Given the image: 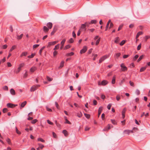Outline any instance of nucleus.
I'll return each mask as SVG.
<instances>
[{
    "label": "nucleus",
    "instance_id": "f257e3e1",
    "mask_svg": "<svg viewBox=\"0 0 150 150\" xmlns=\"http://www.w3.org/2000/svg\"><path fill=\"white\" fill-rule=\"evenodd\" d=\"M108 83V82L105 80L103 81L102 82H100L99 81L98 82V84L99 85L105 86Z\"/></svg>",
    "mask_w": 150,
    "mask_h": 150
},
{
    "label": "nucleus",
    "instance_id": "f03ea898",
    "mask_svg": "<svg viewBox=\"0 0 150 150\" xmlns=\"http://www.w3.org/2000/svg\"><path fill=\"white\" fill-rule=\"evenodd\" d=\"M25 65V64L23 63H22L20 64L19 65V67L18 68V70L16 71V73L17 74L18 73L21 71V68L23 67Z\"/></svg>",
    "mask_w": 150,
    "mask_h": 150
},
{
    "label": "nucleus",
    "instance_id": "7ed1b4c3",
    "mask_svg": "<svg viewBox=\"0 0 150 150\" xmlns=\"http://www.w3.org/2000/svg\"><path fill=\"white\" fill-rule=\"evenodd\" d=\"M40 86L39 85H34L32 86L31 88L30 91H35L37 88L39 87Z\"/></svg>",
    "mask_w": 150,
    "mask_h": 150
},
{
    "label": "nucleus",
    "instance_id": "20e7f679",
    "mask_svg": "<svg viewBox=\"0 0 150 150\" xmlns=\"http://www.w3.org/2000/svg\"><path fill=\"white\" fill-rule=\"evenodd\" d=\"M86 25L85 24H82L81 25V27L80 28V30H83L84 31H85L86 30Z\"/></svg>",
    "mask_w": 150,
    "mask_h": 150
},
{
    "label": "nucleus",
    "instance_id": "39448f33",
    "mask_svg": "<svg viewBox=\"0 0 150 150\" xmlns=\"http://www.w3.org/2000/svg\"><path fill=\"white\" fill-rule=\"evenodd\" d=\"M120 67L122 68V71H127V68L125 66L124 64L123 63L121 64Z\"/></svg>",
    "mask_w": 150,
    "mask_h": 150
},
{
    "label": "nucleus",
    "instance_id": "423d86ee",
    "mask_svg": "<svg viewBox=\"0 0 150 150\" xmlns=\"http://www.w3.org/2000/svg\"><path fill=\"white\" fill-rule=\"evenodd\" d=\"M108 57L107 55H105L102 57L99 60V62L100 63L102 62L104 60L106 59Z\"/></svg>",
    "mask_w": 150,
    "mask_h": 150
},
{
    "label": "nucleus",
    "instance_id": "0eeeda50",
    "mask_svg": "<svg viewBox=\"0 0 150 150\" xmlns=\"http://www.w3.org/2000/svg\"><path fill=\"white\" fill-rule=\"evenodd\" d=\"M87 48L86 46H84L83 47V49L80 51V53L82 54L85 53L87 50Z\"/></svg>",
    "mask_w": 150,
    "mask_h": 150
},
{
    "label": "nucleus",
    "instance_id": "6e6552de",
    "mask_svg": "<svg viewBox=\"0 0 150 150\" xmlns=\"http://www.w3.org/2000/svg\"><path fill=\"white\" fill-rule=\"evenodd\" d=\"M66 41V40L65 39H63L61 42V46L60 47V50H62L63 48V47L64 46V44L65 43V42Z\"/></svg>",
    "mask_w": 150,
    "mask_h": 150
},
{
    "label": "nucleus",
    "instance_id": "1a4fd4ad",
    "mask_svg": "<svg viewBox=\"0 0 150 150\" xmlns=\"http://www.w3.org/2000/svg\"><path fill=\"white\" fill-rule=\"evenodd\" d=\"M57 42L56 41L49 42L48 43V46H50L51 45H54L56 44Z\"/></svg>",
    "mask_w": 150,
    "mask_h": 150
},
{
    "label": "nucleus",
    "instance_id": "9d476101",
    "mask_svg": "<svg viewBox=\"0 0 150 150\" xmlns=\"http://www.w3.org/2000/svg\"><path fill=\"white\" fill-rule=\"evenodd\" d=\"M47 26L48 28L49 29H50L52 27V23L49 22L47 23Z\"/></svg>",
    "mask_w": 150,
    "mask_h": 150
},
{
    "label": "nucleus",
    "instance_id": "9b49d317",
    "mask_svg": "<svg viewBox=\"0 0 150 150\" xmlns=\"http://www.w3.org/2000/svg\"><path fill=\"white\" fill-rule=\"evenodd\" d=\"M36 69L37 68L35 66H33L30 69V72H34L35 70H36Z\"/></svg>",
    "mask_w": 150,
    "mask_h": 150
},
{
    "label": "nucleus",
    "instance_id": "f8f14e48",
    "mask_svg": "<svg viewBox=\"0 0 150 150\" xmlns=\"http://www.w3.org/2000/svg\"><path fill=\"white\" fill-rule=\"evenodd\" d=\"M27 103L26 101H24L23 102L21 103V105L20 109H21L22 108H23L24 106Z\"/></svg>",
    "mask_w": 150,
    "mask_h": 150
},
{
    "label": "nucleus",
    "instance_id": "ddd939ff",
    "mask_svg": "<svg viewBox=\"0 0 150 150\" xmlns=\"http://www.w3.org/2000/svg\"><path fill=\"white\" fill-rule=\"evenodd\" d=\"M10 92L11 95H15V92L14 89L11 88L10 90Z\"/></svg>",
    "mask_w": 150,
    "mask_h": 150
},
{
    "label": "nucleus",
    "instance_id": "4468645a",
    "mask_svg": "<svg viewBox=\"0 0 150 150\" xmlns=\"http://www.w3.org/2000/svg\"><path fill=\"white\" fill-rule=\"evenodd\" d=\"M111 128V127L110 126V125L109 124L108 125V127H107L103 129V131H106L108 129H110Z\"/></svg>",
    "mask_w": 150,
    "mask_h": 150
},
{
    "label": "nucleus",
    "instance_id": "2eb2a0df",
    "mask_svg": "<svg viewBox=\"0 0 150 150\" xmlns=\"http://www.w3.org/2000/svg\"><path fill=\"white\" fill-rule=\"evenodd\" d=\"M143 34V33L142 31H139L138 33H137L136 36V38L137 39L139 35H142Z\"/></svg>",
    "mask_w": 150,
    "mask_h": 150
},
{
    "label": "nucleus",
    "instance_id": "dca6fc26",
    "mask_svg": "<svg viewBox=\"0 0 150 150\" xmlns=\"http://www.w3.org/2000/svg\"><path fill=\"white\" fill-rule=\"evenodd\" d=\"M7 106L8 108H13V104L11 103H8L7 105Z\"/></svg>",
    "mask_w": 150,
    "mask_h": 150
},
{
    "label": "nucleus",
    "instance_id": "f3484780",
    "mask_svg": "<svg viewBox=\"0 0 150 150\" xmlns=\"http://www.w3.org/2000/svg\"><path fill=\"white\" fill-rule=\"evenodd\" d=\"M49 29V28H48L46 26H44L43 27V31L45 32H47L48 31Z\"/></svg>",
    "mask_w": 150,
    "mask_h": 150
},
{
    "label": "nucleus",
    "instance_id": "a211bd4d",
    "mask_svg": "<svg viewBox=\"0 0 150 150\" xmlns=\"http://www.w3.org/2000/svg\"><path fill=\"white\" fill-rule=\"evenodd\" d=\"M110 21H111V20H110L108 21V22L107 24L106 25V28H105V31H106L107 30L108 28L109 25V24L110 23Z\"/></svg>",
    "mask_w": 150,
    "mask_h": 150
},
{
    "label": "nucleus",
    "instance_id": "6ab92c4d",
    "mask_svg": "<svg viewBox=\"0 0 150 150\" xmlns=\"http://www.w3.org/2000/svg\"><path fill=\"white\" fill-rule=\"evenodd\" d=\"M147 67V66H146L145 67H142L141 68L140 71V72H142L144 71L145 69H146V68Z\"/></svg>",
    "mask_w": 150,
    "mask_h": 150
},
{
    "label": "nucleus",
    "instance_id": "aec40b11",
    "mask_svg": "<svg viewBox=\"0 0 150 150\" xmlns=\"http://www.w3.org/2000/svg\"><path fill=\"white\" fill-rule=\"evenodd\" d=\"M115 76H114L113 77L112 81V83L113 84H114L115 83Z\"/></svg>",
    "mask_w": 150,
    "mask_h": 150
},
{
    "label": "nucleus",
    "instance_id": "412c9836",
    "mask_svg": "<svg viewBox=\"0 0 150 150\" xmlns=\"http://www.w3.org/2000/svg\"><path fill=\"white\" fill-rule=\"evenodd\" d=\"M25 73L24 74L23 77L24 78H25L27 77V76H28V74H27L28 71L26 70H25Z\"/></svg>",
    "mask_w": 150,
    "mask_h": 150
},
{
    "label": "nucleus",
    "instance_id": "4be33fe9",
    "mask_svg": "<svg viewBox=\"0 0 150 150\" xmlns=\"http://www.w3.org/2000/svg\"><path fill=\"white\" fill-rule=\"evenodd\" d=\"M150 38V36L149 35H146L144 38V41L146 42L148 39Z\"/></svg>",
    "mask_w": 150,
    "mask_h": 150
},
{
    "label": "nucleus",
    "instance_id": "5701e85b",
    "mask_svg": "<svg viewBox=\"0 0 150 150\" xmlns=\"http://www.w3.org/2000/svg\"><path fill=\"white\" fill-rule=\"evenodd\" d=\"M119 37H117L115 38V42L117 43L119 42Z\"/></svg>",
    "mask_w": 150,
    "mask_h": 150
},
{
    "label": "nucleus",
    "instance_id": "b1692460",
    "mask_svg": "<svg viewBox=\"0 0 150 150\" xmlns=\"http://www.w3.org/2000/svg\"><path fill=\"white\" fill-rule=\"evenodd\" d=\"M59 45H60L59 44H57V45H56L55 46V47L54 48V50H55L56 49H58L59 47Z\"/></svg>",
    "mask_w": 150,
    "mask_h": 150
},
{
    "label": "nucleus",
    "instance_id": "393cba45",
    "mask_svg": "<svg viewBox=\"0 0 150 150\" xmlns=\"http://www.w3.org/2000/svg\"><path fill=\"white\" fill-rule=\"evenodd\" d=\"M97 22V21L95 20H91L90 22L91 24H96Z\"/></svg>",
    "mask_w": 150,
    "mask_h": 150
},
{
    "label": "nucleus",
    "instance_id": "a878e982",
    "mask_svg": "<svg viewBox=\"0 0 150 150\" xmlns=\"http://www.w3.org/2000/svg\"><path fill=\"white\" fill-rule=\"evenodd\" d=\"M27 54V52H23L22 53L20 57H22L23 56H26Z\"/></svg>",
    "mask_w": 150,
    "mask_h": 150
},
{
    "label": "nucleus",
    "instance_id": "bb28decb",
    "mask_svg": "<svg viewBox=\"0 0 150 150\" xmlns=\"http://www.w3.org/2000/svg\"><path fill=\"white\" fill-rule=\"evenodd\" d=\"M45 48V46H43V47H42V48L40 50H39V54L41 55V53H42V52L43 50Z\"/></svg>",
    "mask_w": 150,
    "mask_h": 150
},
{
    "label": "nucleus",
    "instance_id": "cd10ccee",
    "mask_svg": "<svg viewBox=\"0 0 150 150\" xmlns=\"http://www.w3.org/2000/svg\"><path fill=\"white\" fill-rule=\"evenodd\" d=\"M62 133L64 134L65 136H67V132L66 130H63L62 131Z\"/></svg>",
    "mask_w": 150,
    "mask_h": 150
},
{
    "label": "nucleus",
    "instance_id": "c85d7f7f",
    "mask_svg": "<svg viewBox=\"0 0 150 150\" xmlns=\"http://www.w3.org/2000/svg\"><path fill=\"white\" fill-rule=\"evenodd\" d=\"M16 47V46L15 45H14L9 50L10 52H11L13 50H14Z\"/></svg>",
    "mask_w": 150,
    "mask_h": 150
},
{
    "label": "nucleus",
    "instance_id": "c756f323",
    "mask_svg": "<svg viewBox=\"0 0 150 150\" xmlns=\"http://www.w3.org/2000/svg\"><path fill=\"white\" fill-rule=\"evenodd\" d=\"M35 55V54L33 53L31 55L28 56V57L29 58H33Z\"/></svg>",
    "mask_w": 150,
    "mask_h": 150
},
{
    "label": "nucleus",
    "instance_id": "7c9ffc66",
    "mask_svg": "<svg viewBox=\"0 0 150 150\" xmlns=\"http://www.w3.org/2000/svg\"><path fill=\"white\" fill-rule=\"evenodd\" d=\"M38 141H40L42 142H45V140L41 138H39L38 139Z\"/></svg>",
    "mask_w": 150,
    "mask_h": 150
},
{
    "label": "nucleus",
    "instance_id": "2f4dec72",
    "mask_svg": "<svg viewBox=\"0 0 150 150\" xmlns=\"http://www.w3.org/2000/svg\"><path fill=\"white\" fill-rule=\"evenodd\" d=\"M23 36V34H21L20 35H18L17 36V39L18 40L20 39Z\"/></svg>",
    "mask_w": 150,
    "mask_h": 150
},
{
    "label": "nucleus",
    "instance_id": "473e14b6",
    "mask_svg": "<svg viewBox=\"0 0 150 150\" xmlns=\"http://www.w3.org/2000/svg\"><path fill=\"white\" fill-rule=\"evenodd\" d=\"M143 55H141L137 60V62H138L140 61L143 58Z\"/></svg>",
    "mask_w": 150,
    "mask_h": 150
},
{
    "label": "nucleus",
    "instance_id": "72a5a7b5",
    "mask_svg": "<svg viewBox=\"0 0 150 150\" xmlns=\"http://www.w3.org/2000/svg\"><path fill=\"white\" fill-rule=\"evenodd\" d=\"M84 115L86 118L88 119H89L90 118V116L89 114L84 113Z\"/></svg>",
    "mask_w": 150,
    "mask_h": 150
},
{
    "label": "nucleus",
    "instance_id": "f704fd0d",
    "mask_svg": "<svg viewBox=\"0 0 150 150\" xmlns=\"http://www.w3.org/2000/svg\"><path fill=\"white\" fill-rule=\"evenodd\" d=\"M111 121L112 123L113 124H114V125L116 124L117 122L115 120L111 119Z\"/></svg>",
    "mask_w": 150,
    "mask_h": 150
},
{
    "label": "nucleus",
    "instance_id": "c9c22d12",
    "mask_svg": "<svg viewBox=\"0 0 150 150\" xmlns=\"http://www.w3.org/2000/svg\"><path fill=\"white\" fill-rule=\"evenodd\" d=\"M64 62L63 61H62L61 62V63H60V67L61 68L62 67L64 66Z\"/></svg>",
    "mask_w": 150,
    "mask_h": 150
},
{
    "label": "nucleus",
    "instance_id": "e433bc0d",
    "mask_svg": "<svg viewBox=\"0 0 150 150\" xmlns=\"http://www.w3.org/2000/svg\"><path fill=\"white\" fill-rule=\"evenodd\" d=\"M37 121H38V120L37 119H35L31 121V123H32L33 124H34L35 123H36Z\"/></svg>",
    "mask_w": 150,
    "mask_h": 150
},
{
    "label": "nucleus",
    "instance_id": "4c0bfd02",
    "mask_svg": "<svg viewBox=\"0 0 150 150\" xmlns=\"http://www.w3.org/2000/svg\"><path fill=\"white\" fill-rule=\"evenodd\" d=\"M101 110H102V109H101V108L100 107L99 108V110H98V117L99 116V115L100 114Z\"/></svg>",
    "mask_w": 150,
    "mask_h": 150
},
{
    "label": "nucleus",
    "instance_id": "58836bf2",
    "mask_svg": "<svg viewBox=\"0 0 150 150\" xmlns=\"http://www.w3.org/2000/svg\"><path fill=\"white\" fill-rule=\"evenodd\" d=\"M100 41V38H98L96 41V45H97L99 43Z\"/></svg>",
    "mask_w": 150,
    "mask_h": 150
},
{
    "label": "nucleus",
    "instance_id": "ea45409f",
    "mask_svg": "<svg viewBox=\"0 0 150 150\" xmlns=\"http://www.w3.org/2000/svg\"><path fill=\"white\" fill-rule=\"evenodd\" d=\"M16 133L19 134H21V133L19 131L18 129H17V128L16 127Z\"/></svg>",
    "mask_w": 150,
    "mask_h": 150
},
{
    "label": "nucleus",
    "instance_id": "a19ab883",
    "mask_svg": "<svg viewBox=\"0 0 150 150\" xmlns=\"http://www.w3.org/2000/svg\"><path fill=\"white\" fill-rule=\"evenodd\" d=\"M70 47V46L69 45H68L65 46L64 49L66 50L69 48Z\"/></svg>",
    "mask_w": 150,
    "mask_h": 150
},
{
    "label": "nucleus",
    "instance_id": "79ce46f5",
    "mask_svg": "<svg viewBox=\"0 0 150 150\" xmlns=\"http://www.w3.org/2000/svg\"><path fill=\"white\" fill-rule=\"evenodd\" d=\"M124 132H127V133L128 134H129V133H130V132H132V130H125V131H124Z\"/></svg>",
    "mask_w": 150,
    "mask_h": 150
},
{
    "label": "nucleus",
    "instance_id": "37998d69",
    "mask_svg": "<svg viewBox=\"0 0 150 150\" xmlns=\"http://www.w3.org/2000/svg\"><path fill=\"white\" fill-rule=\"evenodd\" d=\"M135 93L137 95H139L140 93V91L138 89H137Z\"/></svg>",
    "mask_w": 150,
    "mask_h": 150
},
{
    "label": "nucleus",
    "instance_id": "c03bdc74",
    "mask_svg": "<svg viewBox=\"0 0 150 150\" xmlns=\"http://www.w3.org/2000/svg\"><path fill=\"white\" fill-rule=\"evenodd\" d=\"M125 43V41L124 40H122L121 42L120 43V45L121 46L123 45Z\"/></svg>",
    "mask_w": 150,
    "mask_h": 150
},
{
    "label": "nucleus",
    "instance_id": "a18cd8bd",
    "mask_svg": "<svg viewBox=\"0 0 150 150\" xmlns=\"http://www.w3.org/2000/svg\"><path fill=\"white\" fill-rule=\"evenodd\" d=\"M141 44L140 43L138 46L137 47V50H139L141 49Z\"/></svg>",
    "mask_w": 150,
    "mask_h": 150
},
{
    "label": "nucleus",
    "instance_id": "49530a36",
    "mask_svg": "<svg viewBox=\"0 0 150 150\" xmlns=\"http://www.w3.org/2000/svg\"><path fill=\"white\" fill-rule=\"evenodd\" d=\"M112 104H109L107 106V108L108 110H110L111 106Z\"/></svg>",
    "mask_w": 150,
    "mask_h": 150
},
{
    "label": "nucleus",
    "instance_id": "de8ad7c7",
    "mask_svg": "<svg viewBox=\"0 0 150 150\" xmlns=\"http://www.w3.org/2000/svg\"><path fill=\"white\" fill-rule=\"evenodd\" d=\"M74 53L73 52H71L67 54V55L68 56H71L73 55Z\"/></svg>",
    "mask_w": 150,
    "mask_h": 150
},
{
    "label": "nucleus",
    "instance_id": "09e8293b",
    "mask_svg": "<svg viewBox=\"0 0 150 150\" xmlns=\"http://www.w3.org/2000/svg\"><path fill=\"white\" fill-rule=\"evenodd\" d=\"M125 111L126 109L125 108H124L122 112V115H125Z\"/></svg>",
    "mask_w": 150,
    "mask_h": 150
},
{
    "label": "nucleus",
    "instance_id": "8fccbe9b",
    "mask_svg": "<svg viewBox=\"0 0 150 150\" xmlns=\"http://www.w3.org/2000/svg\"><path fill=\"white\" fill-rule=\"evenodd\" d=\"M3 88L4 90H6V91H8V87L7 86H4Z\"/></svg>",
    "mask_w": 150,
    "mask_h": 150
},
{
    "label": "nucleus",
    "instance_id": "3c124183",
    "mask_svg": "<svg viewBox=\"0 0 150 150\" xmlns=\"http://www.w3.org/2000/svg\"><path fill=\"white\" fill-rule=\"evenodd\" d=\"M74 41V40L72 38H70L69 40V42L70 43H72Z\"/></svg>",
    "mask_w": 150,
    "mask_h": 150
},
{
    "label": "nucleus",
    "instance_id": "603ef678",
    "mask_svg": "<svg viewBox=\"0 0 150 150\" xmlns=\"http://www.w3.org/2000/svg\"><path fill=\"white\" fill-rule=\"evenodd\" d=\"M124 79H123V80H122L119 83V84L120 86H121L123 83L124 82Z\"/></svg>",
    "mask_w": 150,
    "mask_h": 150
},
{
    "label": "nucleus",
    "instance_id": "864d4df0",
    "mask_svg": "<svg viewBox=\"0 0 150 150\" xmlns=\"http://www.w3.org/2000/svg\"><path fill=\"white\" fill-rule=\"evenodd\" d=\"M138 55H136L135 56L134 58L133 59L134 60H135L138 57Z\"/></svg>",
    "mask_w": 150,
    "mask_h": 150
},
{
    "label": "nucleus",
    "instance_id": "5fc2aeb1",
    "mask_svg": "<svg viewBox=\"0 0 150 150\" xmlns=\"http://www.w3.org/2000/svg\"><path fill=\"white\" fill-rule=\"evenodd\" d=\"M39 46V45L35 44L33 45V48H36Z\"/></svg>",
    "mask_w": 150,
    "mask_h": 150
},
{
    "label": "nucleus",
    "instance_id": "6e6d98bb",
    "mask_svg": "<svg viewBox=\"0 0 150 150\" xmlns=\"http://www.w3.org/2000/svg\"><path fill=\"white\" fill-rule=\"evenodd\" d=\"M85 24L86 25V27H89V25L91 24V23L90 22L87 23H85Z\"/></svg>",
    "mask_w": 150,
    "mask_h": 150
},
{
    "label": "nucleus",
    "instance_id": "4d7b16f0",
    "mask_svg": "<svg viewBox=\"0 0 150 150\" xmlns=\"http://www.w3.org/2000/svg\"><path fill=\"white\" fill-rule=\"evenodd\" d=\"M116 98L117 100L119 101L120 98V97L119 96L117 95L116 96Z\"/></svg>",
    "mask_w": 150,
    "mask_h": 150
},
{
    "label": "nucleus",
    "instance_id": "13d9d810",
    "mask_svg": "<svg viewBox=\"0 0 150 150\" xmlns=\"http://www.w3.org/2000/svg\"><path fill=\"white\" fill-rule=\"evenodd\" d=\"M47 80L50 81H52V79L50 78L48 76L47 77Z\"/></svg>",
    "mask_w": 150,
    "mask_h": 150
},
{
    "label": "nucleus",
    "instance_id": "bf43d9fd",
    "mask_svg": "<svg viewBox=\"0 0 150 150\" xmlns=\"http://www.w3.org/2000/svg\"><path fill=\"white\" fill-rule=\"evenodd\" d=\"M6 141L7 142V143L9 144H11V142H10V139L8 138L7 139V140H6Z\"/></svg>",
    "mask_w": 150,
    "mask_h": 150
},
{
    "label": "nucleus",
    "instance_id": "052dcab7",
    "mask_svg": "<svg viewBox=\"0 0 150 150\" xmlns=\"http://www.w3.org/2000/svg\"><path fill=\"white\" fill-rule=\"evenodd\" d=\"M47 122L50 125H52L53 124V123L50 121L49 120H47Z\"/></svg>",
    "mask_w": 150,
    "mask_h": 150
},
{
    "label": "nucleus",
    "instance_id": "680f3d73",
    "mask_svg": "<svg viewBox=\"0 0 150 150\" xmlns=\"http://www.w3.org/2000/svg\"><path fill=\"white\" fill-rule=\"evenodd\" d=\"M65 123H67L68 124H71V122L67 119H66V121L65 122Z\"/></svg>",
    "mask_w": 150,
    "mask_h": 150
},
{
    "label": "nucleus",
    "instance_id": "e2e57ef3",
    "mask_svg": "<svg viewBox=\"0 0 150 150\" xmlns=\"http://www.w3.org/2000/svg\"><path fill=\"white\" fill-rule=\"evenodd\" d=\"M57 52L56 51H55L53 53V55L54 56H55L57 54Z\"/></svg>",
    "mask_w": 150,
    "mask_h": 150
},
{
    "label": "nucleus",
    "instance_id": "0e129e2a",
    "mask_svg": "<svg viewBox=\"0 0 150 150\" xmlns=\"http://www.w3.org/2000/svg\"><path fill=\"white\" fill-rule=\"evenodd\" d=\"M46 109L47 111L49 112H52V110L51 109L48 108V107H46Z\"/></svg>",
    "mask_w": 150,
    "mask_h": 150
},
{
    "label": "nucleus",
    "instance_id": "69168bd1",
    "mask_svg": "<svg viewBox=\"0 0 150 150\" xmlns=\"http://www.w3.org/2000/svg\"><path fill=\"white\" fill-rule=\"evenodd\" d=\"M123 25H120L119 27L118 28V31L120 30L122 27Z\"/></svg>",
    "mask_w": 150,
    "mask_h": 150
},
{
    "label": "nucleus",
    "instance_id": "338daca9",
    "mask_svg": "<svg viewBox=\"0 0 150 150\" xmlns=\"http://www.w3.org/2000/svg\"><path fill=\"white\" fill-rule=\"evenodd\" d=\"M7 111V109L6 108H4L3 110V112L4 113H5Z\"/></svg>",
    "mask_w": 150,
    "mask_h": 150
},
{
    "label": "nucleus",
    "instance_id": "774afa93",
    "mask_svg": "<svg viewBox=\"0 0 150 150\" xmlns=\"http://www.w3.org/2000/svg\"><path fill=\"white\" fill-rule=\"evenodd\" d=\"M129 56V55H123V57L125 59V58H127Z\"/></svg>",
    "mask_w": 150,
    "mask_h": 150
}]
</instances>
